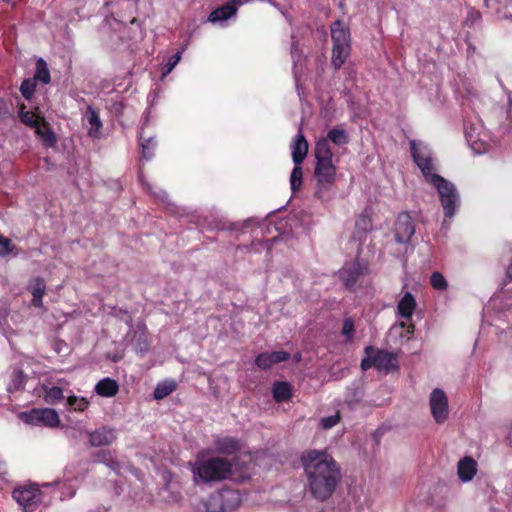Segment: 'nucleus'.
Segmentation results:
<instances>
[{
	"mask_svg": "<svg viewBox=\"0 0 512 512\" xmlns=\"http://www.w3.org/2000/svg\"><path fill=\"white\" fill-rule=\"evenodd\" d=\"M301 461L312 496L319 501L330 498L340 481L334 459L325 451L310 450L302 455Z\"/></svg>",
	"mask_w": 512,
	"mask_h": 512,
	"instance_id": "1",
	"label": "nucleus"
},
{
	"mask_svg": "<svg viewBox=\"0 0 512 512\" xmlns=\"http://www.w3.org/2000/svg\"><path fill=\"white\" fill-rule=\"evenodd\" d=\"M233 464L226 458L212 457L197 459L193 466L194 481L203 483L218 482L232 477Z\"/></svg>",
	"mask_w": 512,
	"mask_h": 512,
	"instance_id": "2",
	"label": "nucleus"
},
{
	"mask_svg": "<svg viewBox=\"0 0 512 512\" xmlns=\"http://www.w3.org/2000/svg\"><path fill=\"white\" fill-rule=\"evenodd\" d=\"M331 37L333 41L332 65L340 69L350 54V32L347 26L341 21H335L331 26Z\"/></svg>",
	"mask_w": 512,
	"mask_h": 512,
	"instance_id": "3",
	"label": "nucleus"
},
{
	"mask_svg": "<svg viewBox=\"0 0 512 512\" xmlns=\"http://www.w3.org/2000/svg\"><path fill=\"white\" fill-rule=\"evenodd\" d=\"M438 191L446 218H453L460 205L459 193L453 183L439 175L431 177V183Z\"/></svg>",
	"mask_w": 512,
	"mask_h": 512,
	"instance_id": "4",
	"label": "nucleus"
},
{
	"mask_svg": "<svg viewBox=\"0 0 512 512\" xmlns=\"http://www.w3.org/2000/svg\"><path fill=\"white\" fill-rule=\"evenodd\" d=\"M241 504V497L238 491L233 489H222L212 493L206 503L207 512H231Z\"/></svg>",
	"mask_w": 512,
	"mask_h": 512,
	"instance_id": "5",
	"label": "nucleus"
},
{
	"mask_svg": "<svg viewBox=\"0 0 512 512\" xmlns=\"http://www.w3.org/2000/svg\"><path fill=\"white\" fill-rule=\"evenodd\" d=\"M314 175L317 180L315 196L321 200H328L330 198L329 191L335 181L336 168L334 164L332 161L317 162Z\"/></svg>",
	"mask_w": 512,
	"mask_h": 512,
	"instance_id": "6",
	"label": "nucleus"
},
{
	"mask_svg": "<svg viewBox=\"0 0 512 512\" xmlns=\"http://www.w3.org/2000/svg\"><path fill=\"white\" fill-rule=\"evenodd\" d=\"M20 419L34 426H46L55 428L60 425V418L56 410L51 408H34L19 415Z\"/></svg>",
	"mask_w": 512,
	"mask_h": 512,
	"instance_id": "7",
	"label": "nucleus"
},
{
	"mask_svg": "<svg viewBox=\"0 0 512 512\" xmlns=\"http://www.w3.org/2000/svg\"><path fill=\"white\" fill-rule=\"evenodd\" d=\"M431 414L436 423L442 424L448 419L449 406L445 392L435 388L429 398Z\"/></svg>",
	"mask_w": 512,
	"mask_h": 512,
	"instance_id": "8",
	"label": "nucleus"
},
{
	"mask_svg": "<svg viewBox=\"0 0 512 512\" xmlns=\"http://www.w3.org/2000/svg\"><path fill=\"white\" fill-rule=\"evenodd\" d=\"M415 233V227L411 216L406 213H400L395 226V238L399 243H407Z\"/></svg>",
	"mask_w": 512,
	"mask_h": 512,
	"instance_id": "9",
	"label": "nucleus"
},
{
	"mask_svg": "<svg viewBox=\"0 0 512 512\" xmlns=\"http://www.w3.org/2000/svg\"><path fill=\"white\" fill-rule=\"evenodd\" d=\"M375 368L378 371L391 373L399 368L397 355L385 350L374 349Z\"/></svg>",
	"mask_w": 512,
	"mask_h": 512,
	"instance_id": "10",
	"label": "nucleus"
},
{
	"mask_svg": "<svg viewBox=\"0 0 512 512\" xmlns=\"http://www.w3.org/2000/svg\"><path fill=\"white\" fill-rule=\"evenodd\" d=\"M411 153L417 166L422 171L426 180L431 183V177L436 174L433 173V165L428 155L421 153L417 148L415 142H411Z\"/></svg>",
	"mask_w": 512,
	"mask_h": 512,
	"instance_id": "11",
	"label": "nucleus"
},
{
	"mask_svg": "<svg viewBox=\"0 0 512 512\" xmlns=\"http://www.w3.org/2000/svg\"><path fill=\"white\" fill-rule=\"evenodd\" d=\"M89 437V442L93 447L107 446L112 444L116 435L112 429L106 427L100 428L94 432H86Z\"/></svg>",
	"mask_w": 512,
	"mask_h": 512,
	"instance_id": "12",
	"label": "nucleus"
},
{
	"mask_svg": "<svg viewBox=\"0 0 512 512\" xmlns=\"http://www.w3.org/2000/svg\"><path fill=\"white\" fill-rule=\"evenodd\" d=\"M363 273V267L358 262L345 265L340 271L339 276L343 283L347 286H353Z\"/></svg>",
	"mask_w": 512,
	"mask_h": 512,
	"instance_id": "13",
	"label": "nucleus"
},
{
	"mask_svg": "<svg viewBox=\"0 0 512 512\" xmlns=\"http://www.w3.org/2000/svg\"><path fill=\"white\" fill-rule=\"evenodd\" d=\"M290 358V354L285 351H276L272 353H262L256 358V365L261 369H268L273 364L286 361Z\"/></svg>",
	"mask_w": 512,
	"mask_h": 512,
	"instance_id": "14",
	"label": "nucleus"
},
{
	"mask_svg": "<svg viewBox=\"0 0 512 512\" xmlns=\"http://www.w3.org/2000/svg\"><path fill=\"white\" fill-rule=\"evenodd\" d=\"M308 153V142L300 131L292 146V159L295 165H300Z\"/></svg>",
	"mask_w": 512,
	"mask_h": 512,
	"instance_id": "15",
	"label": "nucleus"
},
{
	"mask_svg": "<svg viewBox=\"0 0 512 512\" xmlns=\"http://www.w3.org/2000/svg\"><path fill=\"white\" fill-rule=\"evenodd\" d=\"M85 117L90 125L88 130V136L97 139L101 135L102 122L99 118L98 113L92 106H88L86 109Z\"/></svg>",
	"mask_w": 512,
	"mask_h": 512,
	"instance_id": "16",
	"label": "nucleus"
},
{
	"mask_svg": "<svg viewBox=\"0 0 512 512\" xmlns=\"http://www.w3.org/2000/svg\"><path fill=\"white\" fill-rule=\"evenodd\" d=\"M477 471V463L471 457H465L458 463V475L462 481H470Z\"/></svg>",
	"mask_w": 512,
	"mask_h": 512,
	"instance_id": "17",
	"label": "nucleus"
},
{
	"mask_svg": "<svg viewBox=\"0 0 512 512\" xmlns=\"http://www.w3.org/2000/svg\"><path fill=\"white\" fill-rule=\"evenodd\" d=\"M118 390L117 381L109 377L100 380L95 386L96 393L102 397H113L118 393Z\"/></svg>",
	"mask_w": 512,
	"mask_h": 512,
	"instance_id": "18",
	"label": "nucleus"
},
{
	"mask_svg": "<svg viewBox=\"0 0 512 512\" xmlns=\"http://www.w3.org/2000/svg\"><path fill=\"white\" fill-rule=\"evenodd\" d=\"M34 129L36 134L47 146L52 147L56 144V136L43 118L36 124Z\"/></svg>",
	"mask_w": 512,
	"mask_h": 512,
	"instance_id": "19",
	"label": "nucleus"
},
{
	"mask_svg": "<svg viewBox=\"0 0 512 512\" xmlns=\"http://www.w3.org/2000/svg\"><path fill=\"white\" fill-rule=\"evenodd\" d=\"M416 307V301L411 293H406L399 301L397 309L398 313L404 318H411L414 309Z\"/></svg>",
	"mask_w": 512,
	"mask_h": 512,
	"instance_id": "20",
	"label": "nucleus"
},
{
	"mask_svg": "<svg viewBox=\"0 0 512 512\" xmlns=\"http://www.w3.org/2000/svg\"><path fill=\"white\" fill-rule=\"evenodd\" d=\"M215 447L216 450L222 454H232L240 448L239 442L231 437L217 439Z\"/></svg>",
	"mask_w": 512,
	"mask_h": 512,
	"instance_id": "21",
	"label": "nucleus"
},
{
	"mask_svg": "<svg viewBox=\"0 0 512 512\" xmlns=\"http://www.w3.org/2000/svg\"><path fill=\"white\" fill-rule=\"evenodd\" d=\"M315 157L317 162L332 161V151L328 139H320L315 146Z\"/></svg>",
	"mask_w": 512,
	"mask_h": 512,
	"instance_id": "22",
	"label": "nucleus"
},
{
	"mask_svg": "<svg viewBox=\"0 0 512 512\" xmlns=\"http://www.w3.org/2000/svg\"><path fill=\"white\" fill-rule=\"evenodd\" d=\"M46 291V284L42 278H36L31 284V292L33 295L32 303L35 307L42 306V298Z\"/></svg>",
	"mask_w": 512,
	"mask_h": 512,
	"instance_id": "23",
	"label": "nucleus"
},
{
	"mask_svg": "<svg viewBox=\"0 0 512 512\" xmlns=\"http://www.w3.org/2000/svg\"><path fill=\"white\" fill-rule=\"evenodd\" d=\"M236 13V9L231 5H224L215 11H213L209 16V21L217 22L221 20H226Z\"/></svg>",
	"mask_w": 512,
	"mask_h": 512,
	"instance_id": "24",
	"label": "nucleus"
},
{
	"mask_svg": "<svg viewBox=\"0 0 512 512\" xmlns=\"http://www.w3.org/2000/svg\"><path fill=\"white\" fill-rule=\"evenodd\" d=\"M291 396V388L286 382H279L274 385L273 397L276 402L288 400Z\"/></svg>",
	"mask_w": 512,
	"mask_h": 512,
	"instance_id": "25",
	"label": "nucleus"
},
{
	"mask_svg": "<svg viewBox=\"0 0 512 512\" xmlns=\"http://www.w3.org/2000/svg\"><path fill=\"white\" fill-rule=\"evenodd\" d=\"M176 389L174 381H165L159 383L154 390V398L157 400L163 399L171 394Z\"/></svg>",
	"mask_w": 512,
	"mask_h": 512,
	"instance_id": "26",
	"label": "nucleus"
},
{
	"mask_svg": "<svg viewBox=\"0 0 512 512\" xmlns=\"http://www.w3.org/2000/svg\"><path fill=\"white\" fill-rule=\"evenodd\" d=\"M35 79L47 84L50 82V72L47 64L43 59H38L36 62V74Z\"/></svg>",
	"mask_w": 512,
	"mask_h": 512,
	"instance_id": "27",
	"label": "nucleus"
},
{
	"mask_svg": "<svg viewBox=\"0 0 512 512\" xmlns=\"http://www.w3.org/2000/svg\"><path fill=\"white\" fill-rule=\"evenodd\" d=\"M328 142L331 141L334 144L340 146L344 145L348 142V137L346 132L343 129L334 128L330 130L327 134Z\"/></svg>",
	"mask_w": 512,
	"mask_h": 512,
	"instance_id": "28",
	"label": "nucleus"
},
{
	"mask_svg": "<svg viewBox=\"0 0 512 512\" xmlns=\"http://www.w3.org/2000/svg\"><path fill=\"white\" fill-rule=\"evenodd\" d=\"M64 398L63 391L60 387L54 386L45 389L44 399L49 404H55L56 402Z\"/></svg>",
	"mask_w": 512,
	"mask_h": 512,
	"instance_id": "29",
	"label": "nucleus"
},
{
	"mask_svg": "<svg viewBox=\"0 0 512 512\" xmlns=\"http://www.w3.org/2000/svg\"><path fill=\"white\" fill-rule=\"evenodd\" d=\"M303 170L300 165H295L290 176V185L293 191L300 189L302 185Z\"/></svg>",
	"mask_w": 512,
	"mask_h": 512,
	"instance_id": "30",
	"label": "nucleus"
},
{
	"mask_svg": "<svg viewBox=\"0 0 512 512\" xmlns=\"http://www.w3.org/2000/svg\"><path fill=\"white\" fill-rule=\"evenodd\" d=\"M366 357L361 361V369L366 371L371 367H375V357H374V348L372 346H367L365 348Z\"/></svg>",
	"mask_w": 512,
	"mask_h": 512,
	"instance_id": "31",
	"label": "nucleus"
},
{
	"mask_svg": "<svg viewBox=\"0 0 512 512\" xmlns=\"http://www.w3.org/2000/svg\"><path fill=\"white\" fill-rule=\"evenodd\" d=\"M67 404L72 407L75 411H84L88 405L89 402L86 398H78L77 396H69L67 399Z\"/></svg>",
	"mask_w": 512,
	"mask_h": 512,
	"instance_id": "32",
	"label": "nucleus"
},
{
	"mask_svg": "<svg viewBox=\"0 0 512 512\" xmlns=\"http://www.w3.org/2000/svg\"><path fill=\"white\" fill-rule=\"evenodd\" d=\"M340 419H341L340 413L336 412L334 415L322 418L320 420V426L324 430L331 429L332 427H334L335 425H337L340 422Z\"/></svg>",
	"mask_w": 512,
	"mask_h": 512,
	"instance_id": "33",
	"label": "nucleus"
},
{
	"mask_svg": "<svg viewBox=\"0 0 512 512\" xmlns=\"http://www.w3.org/2000/svg\"><path fill=\"white\" fill-rule=\"evenodd\" d=\"M13 496L18 502L26 503L30 502L33 499L34 494L33 491H30L28 489H16L13 492Z\"/></svg>",
	"mask_w": 512,
	"mask_h": 512,
	"instance_id": "34",
	"label": "nucleus"
},
{
	"mask_svg": "<svg viewBox=\"0 0 512 512\" xmlns=\"http://www.w3.org/2000/svg\"><path fill=\"white\" fill-rule=\"evenodd\" d=\"M20 118L23 123L32 128H34L36 124L41 120L38 115L31 111L21 112Z\"/></svg>",
	"mask_w": 512,
	"mask_h": 512,
	"instance_id": "35",
	"label": "nucleus"
},
{
	"mask_svg": "<svg viewBox=\"0 0 512 512\" xmlns=\"http://www.w3.org/2000/svg\"><path fill=\"white\" fill-rule=\"evenodd\" d=\"M431 285L433 288L438 290H445L447 288V282L441 273L434 272L431 275Z\"/></svg>",
	"mask_w": 512,
	"mask_h": 512,
	"instance_id": "36",
	"label": "nucleus"
},
{
	"mask_svg": "<svg viewBox=\"0 0 512 512\" xmlns=\"http://www.w3.org/2000/svg\"><path fill=\"white\" fill-rule=\"evenodd\" d=\"M20 91L26 99H29L35 91L34 81L29 79L24 80L21 84Z\"/></svg>",
	"mask_w": 512,
	"mask_h": 512,
	"instance_id": "37",
	"label": "nucleus"
},
{
	"mask_svg": "<svg viewBox=\"0 0 512 512\" xmlns=\"http://www.w3.org/2000/svg\"><path fill=\"white\" fill-rule=\"evenodd\" d=\"M13 250V245L10 239L0 235V256H6Z\"/></svg>",
	"mask_w": 512,
	"mask_h": 512,
	"instance_id": "38",
	"label": "nucleus"
},
{
	"mask_svg": "<svg viewBox=\"0 0 512 512\" xmlns=\"http://www.w3.org/2000/svg\"><path fill=\"white\" fill-rule=\"evenodd\" d=\"M466 138H467V141L470 143L472 149L476 153H482L484 151L482 149L483 144L478 142L477 138L473 135L472 131L466 132Z\"/></svg>",
	"mask_w": 512,
	"mask_h": 512,
	"instance_id": "39",
	"label": "nucleus"
},
{
	"mask_svg": "<svg viewBox=\"0 0 512 512\" xmlns=\"http://www.w3.org/2000/svg\"><path fill=\"white\" fill-rule=\"evenodd\" d=\"M354 332V322L351 318H347L344 320L342 333L347 336L349 339L352 338Z\"/></svg>",
	"mask_w": 512,
	"mask_h": 512,
	"instance_id": "40",
	"label": "nucleus"
},
{
	"mask_svg": "<svg viewBox=\"0 0 512 512\" xmlns=\"http://www.w3.org/2000/svg\"><path fill=\"white\" fill-rule=\"evenodd\" d=\"M180 59H181V53H177L174 56H172L167 64V72L166 73H170L173 70V68L178 64Z\"/></svg>",
	"mask_w": 512,
	"mask_h": 512,
	"instance_id": "41",
	"label": "nucleus"
},
{
	"mask_svg": "<svg viewBox=\"0 0 512 512\" xmlns=\"http://www.w3.org/2000/svg\"><path fill=\"white\" fill-rule=\"evenodd\" d=\"M142 149H143V151H142L143 156H144V157H147V155H146V149H147V146H146L145 144H142Z\"/></svg>",
	"mask_w": 512,
	"mask_h": 512,
	"instance_id": "42",
	"label": "nucleus"
},
{
	"mask_svg": "<svg viewBox=\"0 0 512 512\" xmlns=\"http://www.w3.org/2000/svg\"><path fill=\"white\" fill-rule=\"evenodd\" d=\"M413 329H414V326L413 325H409L408 326V333H412Z\"/></svg>",
	"mask_w": 512,
	"mask_h": 512,
	"instance_id": "43",
	"label": "nucleus"
},
{
	"mask_svg": "<svg viewBox=\"0 0 512 512\" xmlns=\"http://www.w3.org/2000/svg\"><path fill=\"white\" fill-rule=\"evenodd\" d=\"M447 225V221H443V226H446Z\"/></svg>",
	"mask_w": 512,
	"mask_h": 512,
	"instance_id": "44",
	"label": "nucleus"
},
{
	"mask_svg": "<svg viewBox=\"0 0 512 512\" xmlns=\"http://www.w3.org/2000/svg\"><path fill=\"white\" fill-rule=\"evenodd\" d=\"M0 470H2V464H1V463H0ZM1 472H2V471H0V473H1Z\"/></svg>",
	"mask_w": 512,
	"mask_h": 512,
	"instance_id": "45",
	"label": "nucleus"
}]
</instances>
